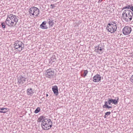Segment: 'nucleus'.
I'll return each mask as SVG.
<instances>
[{
  "instance_id": "nucleus-13",
  "label": "nucleus",
  "mask_w": 133,
  "mask_h": 133,
  "mask_svg": "<svg viewBox=\"0 0 133 133\" xmlns=\"http://www.w3.org/2000/svg\"><path fill=\"white\" fill-rule=\"evenodd\" d=\"M52 89L54 94L56 96L58 95V91L57 86L56 85L53 86L52 87Z\"/></svg>"
},
{
  "instance_id": "nucleus-14",
  "label": "nucleus",
  "mask_w": 133,
  "mask_h": 133,
  "mask_svg": "<svg viewBox=\"0 0 133 133\" xmlns=\"http://www.w3.org/2000/svg\"><path fill=\"white\" fill-rule=\"evenodd\" d=\"M46 21L43 22L42 24L40 25V27L43 29H47L48 27L46 25Z\"/></svg>"
},
{
  "instance_id": "nucleus-4",
  "label": "nucleus",
  "mask_w": 133,
  "mask_h": 133,
  "mask_svg": "<svg viewBox=\"0 0 133 133\" xmlns=\"http://www.w3.org/2000/svg\"><path fill=\"white\" fill-rule=\"evenodd\" d=\"M117 28L116 23L114 22H112L108 24L106 29L108 31L111 33H113L116 31Z\"/></svg>"
},
{
  "instance_id": "nucleus-16",
  "label": "nucleus",
  "mask_w": 133,
  "mask_h": 133,
  "mask_svg": "<svg viewBox=\"0 0 133 133\" xmlns=\"http://www.w3.org/2000/svg\"><path fill=\"white\" fill-rule=\"evenodd\" d=\"M27 93L28 95L31 96L33 94L34 92L31 88H29L27 89Z\"/></svg>"
},
{
  "instance_id": "nucleus-12",
  "label": "nucleus",
  "mask_w": 133,
  "mask_h": 133,
  "mask_svg": "<svg viewBox=\"0 0 133 133\" xmlns=\"http://www.w3.org/2000/svg\"><path fill=\"white\" fill-rule=\"evenodd\" d=\"M103 48H102L101 47L99 46V45L96 46L95 48V51L99 54H101L103 52Z\"/></svg>"
},
{
  "instance_id": "nucleus-29",
  "label": "nucleus",
  "mask_w": 133,
  "mask_h": 133,
  "mask_svg": "<svg viewBox=\"0 0 133 133\" xmlns=\"http://www.w3.org/2000/svg\"><path fill=\"white\" fill-rule=\"evenodd\" d=\"M107 117V116L106 115H105L104 116V118H106Z\"/></svg>"
},
{
  "instance_id": "nucleus-9",
  "label": "nucleus",
  "mask_w": 133,
  "mask_h": 133,
  "mask_svg": "<svg viewBox=\"0 0 133 133\" xmlns=\"http://www.w3.org/2000/svg\"><path fill=\"white\" fill-rule=\"evenodd\" d=\"M26 78L22 75L20 76L17 78L18 84H24L26 81Z\"/></svg>"
},
{
  "instance_id": "nucleus-8",
  "label": "nucleus",
  "mask_w": 133,
  "mask_h": 133,
  "mask_svg": "<svg viewBox=\"0 0 133 133\" xmlns=\"http://www.w3.org/2000/svg\"><path fill=\"white\" fill-rule=\"evenodd\" d=\"M131 30V28L130 27L125 26L123 29L122 32L124 35H127L130 34Z\"/></svg>"
},
{
  "instance_id": "nucleus-19",
  "label": "nucleus",
  "mask_w": 133,
  "mask_h": 133,
  "mask_svg": "<svg viewBox=\"0 0 133 133\" xmlns=\"http://www.w3.org/2000/svg\"><path fill=\"white\" fill-rule=\"evenodd\" d=\"M49 21L48 22V23L49 24L50 26H52L54 24V23L53 20L49 19Z\"/></svg>"
},
{
  "instance_id": "nucleus-15",
  "label": "nucleus",
  "mask_w": 133,
  "mask_h": 133,
  "mask_svg": "<svg viewBox=\"0 0 133 133\" xmlns=\"http://www.w3.org/2000/svg\"><path fill=\"white\" fill-rule=\"evenodd\" d=\"M116 99H110L111 103L115 105H116L118 103V100L119 99V98L118 97H116Z\"/></svg>"
},
{
  "instance_id": "nucleus-1",
  "label": "nucleus",
  "mask_w": 133,
  "mask_h": 133,
  "mask_svg": "<svg viewBox=\"0 0 133 133\" xmlns=\"http://www.w3.org/2000/svg\"><path fill=\"white\" fill-rule=\"evenodd\" d=\"M18 17L15 15L12 14H9L7 15V17L5 23L3 22L1 24L3 28H5L6 24L10 27H14L16 25L18 21Z\"/></svg>"
},
{
  "instance_id": "nucleus-27",
  "label": "nucleus",
  "mask_w": 133,
  "mask_h": 133,
  "mask_svg": "<svg viewBox=\"0 0 133 133\" xmlns=\"http://www.w3.org/2000/svg\"><path fill=\"white\" fill-rule=\"evenodd\" d=\"M130 8V9L133 12V6L131 5V7Z\"/></svg>"
},
{
  "instance_id": "nucleus-24",
  "label": "nucleus",
  "mask_w": 133,
  "mask_h": 133,
  "mask_svg": "<svg viewBox=\"0 0 133 133\" xmlns=\"http://www.w3.org/2000/svg\"><path fill=\"white\" fill-rule=\"evenodd\" d=\"M111 114V112H106L105 113V115L108 116L109 115H110Z\"/></svg>"
},
{
  "instance_id": "nucleus-22",
  "label": "nucleus",
  "mask_w": 133,
  "mask_h": 133,
  "mask_svg": "<svg viewBox=\"0 0 133 133\" xmlns=\"http://www.w3.org/2000/svg\"><path fill=\"white\" fill-rule=\"evenodd\" d=\"M88 73V71L87 70H85L84 71V76H86L87 74Z\"/></svg>"
},
{
  "instance_id": "nucleus-25",
  "label": "nucleus",
  "mask_w": 133,
  "mask_h": 133,
  "mask_svg": "<svg viewBox=\"0 0 133 133\" xmlns=\"http://www.w3.org/2000/svg\"><path fill=\"white\" fill-rule=\"evenodd\" d=\"M55 7V6L54 5L51 4L50 5V8L51 9H53Z\"/></svg>"
},
{
  "instance_id": "nucleus-6",
  "label": "nucleus",
  "mask_w": 133,
  "mask_h": 133,
  "mask_svg": "<svg viewBox=\"0 0 133 133\" xmlns=\"http://www.w3.org/2000/svg\"><path fill=\"white\" fill-rule=\"evenodd\" d=\"M29 12L30 15L37 16L39 14V11L37 8L34 6L29 9Z\"/></svg>"
},
{
  "instance_id": "nucleus-11",
  "label": "nucleus",
  "mask_w": 133,
  "mask_h": 133,
  "mask_svg": "<svg viewBox=\"0 0 133 133\" xmlns=\"http://www.w3.org/2000/svg\"><path fill=\"white\" fill-rule=\"evenodd\" d=\"M101 77L100 76L97 74L93 78V81L95 82H98L101 80Z\"/></svg>"
},
{
  "instance_id": "nucleus-2",
  "label": "nucleus",
  "mask_w": 133,
  "mask_h": 133,
  "mask_svg": "<svg viewBox=\"0 0 133 133\" xmlns=\"http://www.w3.org/2000/svg\"><path fill=\"white\" fill-rule=\"evenodd\" d=\"M123 18L126 22L131 21L133 16L132 12L131 10L127 9L124 10L122 14Z\"/></svg>"
},
{
  "instance_id": "nucleus-3",
  "label": "nucleus",
  "mask_w": 133,
  "mask_h": 133,
  "mask_svg": "<svg viewBox=\"0 0 133 133\" xmlns=\"http://www.w3.org/2000/svg\"><path fill=\"white\" fill-rule=\"evenodd\" d=\"M52 122L51 119L49 118L44 119L41 124V126L43 129L48 130L51 128L52 126Z\"/></svg>"
},
{
  "instance_id": "nucleus-18",
  "label": "nucleus",
  "mask_w": 133,
  "mask_h": 133,
  "mask_svg": "<svg viewBox=\"0 0 133 133\" xmlns=\"http://www.w3.org/2000/svg\"><path fill=\"white\" fill-rule=\"evenodd\" d=\"M46 118H45V117L44 116H41L39 117L38 118L37 122H41L42 123V121L43 120H44V119H46Z\"/></svg>"
},
{
  "instance_id": "nucleus-5",
  "label": "nucleus",
  "mask_w": 133,
  "mask_h": 133,
  "mask_svg": "<svg viewBox=\"0 0 133 133\" xmlns=\"http://www.w3.org/2000/svg\"><path fill=\"white\" fill-rule=\"evenodd\" d=\"M14 48L17 51H21L24 47L23 43L20 41H16L14 44Z\"/></svg>"
},
{
  "instance_id": "nucleus-23",
  "label": "nucleus",
  "mask_w": 133,
  "mask_h": 133,
  "mask_svg": "<svg viewBox=\"0 0 133 133\" xmlns=\"http://www.w3.org/2000/svg\"><path fill=\"white\" fill-rule=\"evenodd\" d=\"M130 81L132 83H133V75H132L130 78Z\"/></svg>"
},
{
  "instance_id": "nucleus-26",
  "label": "nucleus",
  "mask_w": 133,
  "mask_h": 133,
  "mask_svg": "<svg viewBox=\"0 0 133 133\" xmlns=\"http://www.w3.org/2000/svg\"><path fill=\"white\" fill-rule=\"evenodd\" d=\"M50 2L52 3L56 2L58 0H50Z\"/></svg>"
},
{
  "instance_id": "nucleus-7",
  "label": "nucleus",
  "mask_w": 133,
  "mask_h": 133,
  "mask_svg": "<svg viewBox=\"0 0 133 133\" xmlns=\"http://www.w3.org/2000/svg\"><path fill=\"white\" fill-rule=\"evenodd\" d=\"M45 76L48 78H52L54 75V71L52 69H49L46 71Z\"/></svg>"
},
{
  "instance_id": "nucleus-30",
  "label": "nucleus",
  "mask_w": 133,
  "mask_h": 133,
  "mask_svg": "<svg viewBox=\"0 0 133 133\" xmlns=\"http://www.w3.org/2000/svg\"><path fill=\"white\" fill-rule=\"evenodd\" d=\"M48 96V94H46V97H47Z\"/></svg>"
},
{
  "instance_id": "nucleus-31",
  "label": "nucleus",
  "mask_w": 133,
  "mask_h": 133,
  "mask_svg": "<svg viewBox=\"0 0 133 133\" xmlns=\"http://www.w3.org/2000/svg\"><path fill=\"white\" fill-rule=\"evenodd\" d=\"M55 59H54V61H55Z\"/></svg>"
},
{
  "instance_id": "nucleus-10",
  "label": "nucleus",
  "mask_w": 133,
  "mask_h": 133,
  "mask_svg": "<svg viewBox=\"0 0 133 133\" xmlns=\"http://www.w3.org/2000/svg\"><path fill=\"white\" fill-rule=\"evenodd\" d=\"M104 102L105 104L103 106V108H107L108 109H109L112 108V107L109 106L107 105V104L109 105H111V102L110 99L108 98L107 101H105Z\"/></svg>"
},
{
  "instance_id": "nucleus-17",
  "label": "nucleus",
  "mask_w": 133,
  "mask_h": 133,
  "mask_svg": "<svg viewBox=\"0 0 133 133\" xmlns=\"http://www.w3.org/2000/svg\"><path fill=\"white\" fill-rule=\"evenodd\" d=\"M9 109H6L5 108H0V113H5L6 112L8 111Z\"/></svg>"
},
{
  "instance_id": "nucleus-28",
  "label": "nucleus",
  "mask_w": 133,
  "mask_h": 133,
  "mask_svg": "<svg viewBox=\"0 0 133 133\" xmlns=\"http://www.w3.org/2000/svg\"><path fill=\"white\" fill-rule=\"evenodd\" d=\"M102 1L103 0H99L98 1V3H101L102 2Z\"/></svg>"
},
{
  "instance_id": "nucleus-20",
  "label": "nucleus",
  "mask_w": 133,
  "mask_h": 133,
  "mask_svg": "<svg viewBox=\"0 0 133 133\" xmlns=\"http://www.w3.org/2000/svg\"><path fill=\"white\" fill-rule=\"evenodd\" d=\"M40 110V108L39 107H38L35 110V113H38Z\"/></svg>"
},
{
  "instance_id": "nucleus-21",
  "label": "nucleus",
  "mask_w": 133,
  "mask_h": 133,
  "mask_svg": "<svg viewBox=\"0 0 133 133\" xmlns=\"http://www.w3.org/2000/svg\"><path fill=\"white\" fill-rule=\"evenodd\" d=\"M131 6H130L129 5H128L126 6H125V7H123V9H130V8H131Z\"/></svg>"
}]
</instances>
